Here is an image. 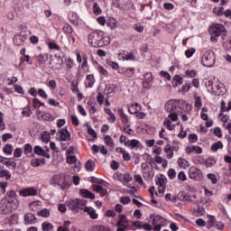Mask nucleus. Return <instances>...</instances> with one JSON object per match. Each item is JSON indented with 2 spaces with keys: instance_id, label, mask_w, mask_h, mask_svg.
I'll return each instance as SVG.
<instances>
[{
  "instance_id": "1",
  "label": "nucleus",
  "mask_w": 231,
  "mask_h": 231,
  "mask_svg": "<svg viewBox=\"0 0 231 231\" xmlns=\"http://www.w3.org/2000/svg\"><path fill=\"white\" fill-rule=\"evenodd\" d=\"M88 42L92 48H104V46H109L111 41L104 32L97 30L88 34Z\"/></svg>"
},
{
  "instance_id": "2",
  "label": "nucleus",
  "mask_w": 231,
  "mask_h": 231,
  "mask_svg": "<svg viewBox=\"0 0 231 231\" xmlns=\"http://www.w3.org/2000/svg\"><path fill=\"white\" fill-rule=\"evenodd\" d=\"M69 176L64 174H56L51 179V185H58L62 190H66L71 187Z\"/></svg>"
},
{
  "instance_id": "3",
  "label": "nucleus",
  "mask_w": 231,
  "mask_h": 231,
  "mask_svg": "<svg viewBox=\"0 0 231 231\" xmlns=\"http://www.w3.org/2000/svg\"><path fill=\"white\" fill-rule=\"evenodd\" d=\"M181 104H185L187 107H189V109H192V105L187 104L183 99L180 100H169L165 105H164V109L167 111V113H178L180 109V106Z\"/></svg>"
},
{
  "instance_id": "4",
  "label": "nucleus",
  "mask_w": 231,
  "mask_h": 231,
  "mask_svg": "<svg viewBox=\"0 0 231 231\" xmlns=\"http://www.w3.org/2000/svg\"><path fill=\"white\" fill-rule=\"evenodd\" d=\"M66 205L74 214H79V210H84V208H86L88 200L75 199H71L70 201H67Z\"/></svg>"
},
{
  "instance_id": "5",
  "label": "nucleus",
  "mask_w": 231,
  "mask_h": 231,
  "mask_svg": "<svg viewBox=\"0 0 231 231\" xmlns=\"http://www.w3.org/2000/svg\"><path fill=\"white\" fill-rule=\"evenodd\" d=\"M201 64L206 68H212L216 64V54L212 51H206L201 57Z\"/></svg>"
},
{
  "instance_id": "6",
  "label": "nucleus",
  "mask_w": 231,
  "mask_h": 231,
  "mask_svg": "<svg viewBox=\"0 0 231 231\" xmlns=\"http://www.w3.org/2000/svg\"><path fill=\"white\" fill-rule=\"evenodd\" d=\"M197 199H198V196H196L195 194H193L191 196L185 194L183 196V199L185 201H190V203H193L194 205L198 206L197 209H195V215L199 217L201 216H204L205 208L199 206V200H198Z\"/></svg>"
},
{
  "instance_id": "7",
  "label": "nucleus",
  "mask_w": 231,
  "mask_h": 231,
  "mask_svg": "<svg viewBox=\"0 0 231 231\" xmlns=\"http://www.w3.org/2000/svg\"><path fill=\"white\" fill-rule=\"evenodd\" d=\"M18 207L14 206L7 199H2L0 200V215L6 216L7 214H12L14 210H17Z\"/></svg>"
},
{
  "instance_id": "8",
  "label": "nucleus",
  "mask_w": 231,
  "mask_h": 231,
  "mask_svg": "<svg viewBox=\"0 0 231 231\" xmlns=\"http://www.w3.org/2000/svg\"><path fill=\"white\" fill-rule=\"evenodd\" d=\"M150 219H152L153 231H162V226L167 225V219L160 215H151Z\"/></svg>"
},
{
  "instance_id": "9",
  "label": "nucleus",
  "mask_w": 231,
  "mask_h": 231,
  "mask_svg": "<svg viewBox=\"0 0 231 231\" xmlns=\"http://www.w3.org/2000/svg\"><path fill=\"white\" fill-rule=\"evenodd\" d=\"M210 28H211L209 30L210 35H217L218 37H222V39L226 37V28L225 27V25L221 23H213L210 26Z\"/></svg>"
},
{
  "instance_id": "10",
  "label": "nucleus",
  "mask_w": 231,
  "mask_h": 231,
  "mask_svg": "<svg viewBox=\"0 0 231 231\" xmlns=\"http://www.w3.org/2000/svg\"><path fill=\"white\" fill-rule=\"evenodd\" d=\"M169 116L164 119V125L169 129V131H174L176 125H172V122L178 120V112H168ZM171 120L172 122H171Z\"/></svg>"
},
{
  "instance_id": "11",
  "label": "nucleus",
  "mask_w": 231,
  "mask_h": 231,
  "mask_svg": "<svg viewBox=\"0 0 231 231\" xmlns=\"http://www.w3.org/2000/svg\"><path fill=\"white\" fill-rule=\"evenodd\" d=\"M155 183L158 185L159 194H163L165 192V186L167 185V177L162 173L156 175Z\"/></svg>"
},
{
  "instance_id": "12",
  "label": "nucleus",
  "mask_w": 231,
  "mask_h": 231,
  "mask_svg": "<svg viewBox=\"0 0 231 231\" xmlns=\"http://www.w3.org/2000/svg\"><path fill=\"white\" fill-rule=\"evenodd\" d=\"M189 176L190 180H195V181H200L203 178V172H201V170L196 168V167H191L189 170Z\"/></svg>"
},
{
  "instance_id": "13",
  "label": "nucleus",
  "mask_w": 231,
  "mask_h": 231,
  "mask_svg": "<svg viewBox=\"0 0 231 231\" xmlns=\"http://www.w3.org/2000/svg\"><path fill=\"white\" fill-rule=\"evenodd\" d=\"M207 228H216L217 230H223V228H225V224H223V222H216V218L212 216H209Z\"/></svg>"
},
{
  "instance_id": "14",
  "label": "nucleus",
  "mask_w": 231,
  "mask_h": 231,
  "mask_svg": "<svg viewBox=\"0 0 231 231\" xmlns=\"http://www.w3.org/2000/svg\"><path fill=\"white\" fill-rule=\"evenodd\" d=\"M28 40V35L24 32H21L18 34H15L13 42L15 44V46H23L24 44V42Z\"/></svg>"
},
{
  "instance_id": "15",
  "label": "nucleus",
  "mask_w": 231,
  "mask_h": 231,
  "mask_svg": "<svg viewBox=\"0 0 231 231\" xmlns=\"http://www.w3.org/2000/svg\"><path fill=\"white\" fill-rule=\"evenodd\" d=\"M19 196L22 198H28L30 196H37V189L33 187H27L20 189Z\"/></svg>"
},
{
  "instance_id": "16",
  "label": "nucleus",
  "mask_w": 231,
  "mask_h": 231,
  "mask_svg": "<svg viewBox=\"0 0 231 231\" xmlns=\"http://www.w3.org/2000/svg\"><path fill=\"white\" fill-rule=\"evenodd\" d=\"M57 136L60 142H68L71 138V133L68 131V128H63L58 131Z\"/></svg>"
},
{
  "instance_id": "17",
  "label": "nucleus",
  "mask_w": 231,
  "mask_h": 231,
  "mask_svg": "<svg viewBox=\"0 0 231 231\" xmlns=\"http://www.w3.org/2000/svg\"><path fill=\"white\" fill-rule=\"evenodd\" d=\"M4 199L12 203L14 207H19V200H17V193H15V190L7 191V196L4 198Z\"/></svg>"
},
{
  "instance_id": "18",
  "label": "nucleus",
  "mask_w": 231,
  "mask_h": 231,
  "mask_svg": "<svg viewBox=\"0 0 231 231\" xmlns=\"http://www.w3.org/2000/svg\"><path fill=\"white\" fill-rule=\"evenodd\" d=\"M134 68L121 67L118 69V74L124 75V77H126V79H132L133 75H134Z\"/></svg>"
},
{
  "instance_id": "19",
  "label": "nucleus",
  "mask_w": 231,
  "mask_h": 231,
  "mask_svg": "<svg viewBox=\"0 0 231 231\" xmlns=\"http://www.w3.org/2000/svg\"><path fill=\"white\" fill-rule=\"evenodd\" d=\"M50 64H51L52 69H61L62 59H60V57H57V55H55L54 59H51L50 60Z\"/></svg>"
},
{
  "instance_id": "20",
  "label": "nucleus",
  "mask_w": 231,
  "mask_h": 231,
  "mask_svg": "<svg viewBox=\"0 0 231 231\" xmlns=\"http://www.w3.org/2000/svg\"><path fill=\"white\" fill-rule=\"evenodd\" d=\"M23 223L24 225H35L37 223V217L33 213H27L24 215Z\"/></svg>"
},
{
  "instance_id": "21",
  "label": "nucleus",
  "mask_w": 231,
  "mask_h": 231,
  "mask_svg": "<svg viewBox=\"0 0 231 231\" xmlns=\"http://www.w3.org/2000/svg\"><path fill=\"white\" fill-rule=\"evenodd\" d=\"M34 154H37V156H43V158H47V160H50L51 158V155L44 151L42 147L36 145L33 149Z\"/></svg>"
},
{
  "instance_id": "22",
  "label": "nucleus",
  "mask_w": 231,
  "mask_h": 231,
  "mask_svg": "<svg viewBox=\"0 0 231 231\" xmlns=\"http://www.w3.org/2000/svg\"><path fill=\"white\" fill-rule=\"evenodd\" d=\"M119 60H136V56L131 53H125V51L120 52L118 54Z\"/></svg>"
},
{
  "instance_id": "23",
  "label": "nucleus",
  "mask_w": 231,
  "mask_h": 231,
  "mask_svg": "<svg viewBox=\"0 0 231 231\" xmlns=\"http://www.w3.org/2000/svg\"><path fill=\"white\" fill-rule=\"evenodd\" d=\"M143 178L145 181H151L154 178V171L148 168L147 170H143Z\"/></svg>"
},
{
  "instance_id": "24",
  "label": "nucleus",
  "mask_w": 231,
  "mask_h": 231,
  "mask_svg": "<svg viewBox=\"0 0 231 231\" xmlns=\"http://www.w3.org/2000/svg\"><path fill=\"white\" fill-rule=\"evenodd\" d=\"M140 111H142V106L138 103H134L128 106V113L130 115H136Z\"/></svg>"
},
{
  "instance_id": "25",
  "label": "nucleus",
  "mask_w": 231,
  "mask_h": 231,
  "mask_svg": "<svg viewBox=\"0 0 231 231\" xmlns=\"http://www.w3.org/2000/svg\"><path fill=\"white\" fill-rule=\"evenodd\" d=\"M79 196H81V198H85L86 199H95V194L89 191V189H79Z\"/></svg>"
},
{
  "instance_id": "26",
  "label": "nucleus",
  "mask_w": 231,
  "mask_h": 231,
  "mask_svg": "<svg viewBox=\"0 0 231 231\" xmlns=\"http://www.w3.org/2000/svg\"><path fill=\"white\" fill-rule=\"evenodd\" d=\"M126 147L132 150L135 149L137 151V149H140V147H142V143L136 139L127 140Z\"/></svg>"
},
{
  "instance_id": "27",
  "label": "nucleus",
  "mask_w": 231,
  "mask_h": 231,
  "mask_svg": "<svg viewBox=\"0 0 231 231\" xmlns=\"http://www.w3.org/2000/svg\"><path fill=\"white\" fill-rule=\"evenodd\" d=\"M95 82H97V80L95 79V76L93 74H88L86 76V80H85L86 88H93V86H95Z\"/></svg>"
},
{
  "instance_id": "28",
  "label": "nucleus",
  "mask_w": 231,
  "mask_h": 231,
  "mask_svg": "<svg viewBox=\"0 0 231 231\" xmlns=\"http://www.w3.org/2000/svg\"><path fill=\"white\" fill-rule=\"evenodd\" d=\"M84 212L88 214L91 219H98V214H97V210H95V208L92 207H85Z\"/></svg>"
},
{
  "instance_id": "29",
  "label": "nucleus",
  "mask_w": 231,
  "mask_h": 231,
  "mask_svg": "<svg viewBox=\"0 0 231 231\" xmlns=\"http://www.w3.org/2000/svg\"><path fill=\"white\" fill-rule=\"evenodd\" d=\"M33 147L32 146V144L30 143H26L23 145V154H25V156L27 158H33Z\"/></svg>"
},
{
  "instance_id": "30",
  "label": "nucleus",
  "mask_w": 231,
  "mask_h": 231,
  "mask_svg": "<svg viewBox=\"0 0 231 231\" xmlns=\"http://www.w3.org/2000/svg\"><path fill=\"white\" fill-rule=\"evenodd\" d=\"M93 190L99 194V196H101L102 198L103 196H106V194H107V189L98 185H93Z\"/></svg>"
},
{
  "instance_id": "31",
  "label": "nucleus",
  "mask_w": 231,
  "mask_h": 231,
  "mask_svg": "<svg viewBox=\"0 0 231 231\" xmlns=\"http://www.w3.org/2000/svg\"><path fill=\"white\" fill-rule=\"evenodd\" d=\"M46 163V159L41 158V159H32L31 161L32 167H41V165H44Z\"/></svg>"
},
{
  "instance_id": "32",
  "label": "nucleus",
  "mask_w": 231,
  "mask_h": 231,
  "mask_svg": "<svg viewBox=\"0 0 231 231\" xmlns=\"http://www.w3.org/2000/svg\"><path fill=\"white\" fill-rule=\"evenodd\" d=\"M223 143L221 141H217L216 143H214L213 144H211V151L212 152H217L219 151V149H223Z\"/></svg>"
},
{
  "instance_id": "33",
  "label": "nucleus",
  "mask_w": 231,
  "mask_h": 231,
  "mask_svg": "<svg viewBox=\"0 0 231 231\" xmlns=\"http://www.w3.org/2000/svg\"><path fill=\"white\" fill-rule=\"evenodd\" d=\"M3 152L7 156H12V154L14 153V146L10 143L5 144L3 149Z\"/></svg>"
},
{
  "instance_id": "34",
  "label": "nucleus",
  "mask_w": 231,
  "mask_h": 231,
  "mask_svg": "<svg viewBox=\"0 0 231 231\" xmlns=\"http://www.w3.org/2000/svg\"><path fill=\"white\" fill-rule=\"evenodd\" d=\"M81 69H83L85 73H89V65H88V54L83 55V63L81 65Z\"/></svg>"
},
{
  "instance_id": "35",
  "label": "nucleus",
  "mask_w": 231,
  "mask_h": 231,
  "mask_svg": "<svg viewBox=\"0 0 231 231\" xmlns=\"http://www.w3.org/2000/svg\"><path fill=\"white\" fill-rule=\"evenodd\" d=\"M85 167L88 172H93V171H95V162L93 160H88L86 162Z\"/></svg>"
},
{
  "instance_id": "36",
  "label": "nucleus",
  "mask_w": 231,
  "mask_h": 231,
  "mask_svg": "<svg viewBox=\"0 0 231 231\" xmlns=\"http://www.w3.org/2000/svg\"><path fill=\"white\" fill-rule=\"evenodd\" d=\"M51 137L50 136V133L44 131L41 134V140L43 143H48Z\"/></svg>"
},
{
  "instance_id": "37",
  "label": "nucleus",
  "mask_w": 231,
  "mask_h": 231,
  "mask_svg": "<svg viewBox=\"0 0 231 231\" xmlns=\"http://www.w3.org/2000/svg\"><path fill=\"white\" fill-rule=\"evenodd\" d=\"M194 100H195V107L197 109H201V106H203V103L201 102V97H199L198 94L194 95Z\"/></svg>"
},
{
  "instance_id": "38",
  "label": "nucleus",
  "mask_w": 231,
  "mask_h": 231,
  "mask_svg": "<svg viewBox=\"0 0 231 231\" xmlns=\"http://www.w3.org/2000/svg\"><path fill=\"white\" fill-rule=\"evenodd\" d=\"M179 167H180V169H188L189 167V161L183 159V158H180L177 162Z\"/></svg>"
},
{
  "instance_id": "39",
  "label": "nucleus",
  "mask_w": 231,
  "mask_h": 231,
  "mask_svg": "<svg viewBox=\"0 0 231 231\" xmlns=\"http://www.w3.org/2000/svg\"><path fill=\"white\" fill-rule=\"evenodd\" d=\"M0 178H5L8 180L12 178V173L8 170H0Z\"/></svg>"
},
{
  "instance_id": "40",
  "label": "nucleus",
  "mask_w": 231,
  "mask_h": 231,
  "mask_svg": "<svg viewBox=\"0 0 231 231\" xmlns=\"http://www.w3.org/2000/svg\"><path fill=\"white\" fill-rule=\"evenodd\" d=\"M173 80L176 82L175 84L173 83V88H178V86L183 84V78L180 75H175Z\"/></svg>"
},
{
  "instance_id": "41",
  "label": "nucleus",
  "mask_w": 231,
  "mask_h": 231,
  "mask_svg": "<svg viewBox=\"0 0 231 231\" xmlns=\"http://www.w3.org/2000/svg\"><path fill=\"white\" fill-rule=\"evenodd\" d=\"M42 231H51L53 230V224L50 222H43L42 224Z\"/></svg>"
},
{
  "instance_id": "42",
  "label": "nucleus",
  "mask_w": 231,
  "mask_h": 231,
  "mask_svg": "<svg viewBox=\"0 0 231 231\" xmlns=\"http://www.w3.org/2000/svg\"><path fill=\"white\" fill-rule=\"evenodd\" d=\"M92 10L95 15H100V14H102V9H100V5H98V3L97 2L93 4Z\"/></svg>"
},
{
  "instance_id": "43",
  "label": "nucleus",
  "mask_w": 231,
  "mask_h": 231,
  "mask_svg": "<svg viewBox=\"0 0 231 231\" xmlns=\"http://www.w3.org/2000/svg\"><path fill=\"white\" fill-rule=\"evenodd\" d=\"M205 86L208 91H212L213 93H216V88L214 87V81L212 80H207L205 82Z\"/></svg>"
},
{
  "instance_id": "44",
  "label": "nucleus",
  "mask_w": 231,
  "mask_h": 231,
  "mask_svg": "<svg viewBox=\"0 0 231 231\" xmlns=\"http://www.w3.org/2000/svg\"><path fill=\"white\" fill-rule=\"evenodd\" d=\"M184 77L186 79H194V77H196V70L195 69H187L185 71Z\"/></svg>"
},
{
  "instance_id": "45",
  "label": "nucleus",
  "mask_w": 231,
  "mask_h": 231,
  "mask_svg": "<svg viewBox=\"0 0 231 231\" xmlns=\"http://www.w3.org/2000/svg\"><path fill=\"white\" fill-rule=\"evenodd\" d=\"M97 69L99 75H103V77H107L109 75L107 69H104V67H102L101 65H97Z\"/></svg>"
},
{
  "instance_id": "46",
  "label": "nucleus",
  "mask_w": 231,
  "mask_h": 231,
  "mask_svg": "<svg viewBox=\"0 0 231 231\" xmlns=\"http://www.w3.org/2000/svg\"><path fill=\"white\" fill-rule=\"evenodd\" d=\"M37 215L40 217H50V210L46 209V208H43L40 211L37 212Z\"/></svg>"
},
{
  "instance_id": "47",
  "label": "nucleus",
  "mask_w": 231,
  "mask_h": 231,
  "mask_svg": "<svg viewBox=\"0 0 231 231\" xmlns=\"http://www.w3.org/2000/svg\"><path fill=\"white\" fill-rule=\"evenodd\" d=\"M216 163H217V161H216V159H214V158H208V159H207V160L205 161V165H206V167H208V168L214 167V165H216Z\"/></svg>"
},
{
  "instance_id": "48",
  "label": "nucleus",
  "mask_w": 231,
  "mask_h": 231,
  "mask_svg": "<svg viewBox=\"0 0 231 231\" xmlns=\"http://www.w3.org/2000/svg\"><path fill=\"white\" fill-rule=\"evenodd\" d=\"M63 32L67 35H71V33H73V27H71V25H69L68 23H65L63 26Z\"/></svg>"
},
{
  "instance_id": "49",
  "label": "nucleus",
  "mask_w": 231,
  "mask_h": 231,
  "mask_svg": "<svg viewBox=\"0 0 231 231\" xmlns=\"http://www.w3.org/2000/svg\"><path fill=\"white\" fill-rule=\"evenodd\" d=\"M118 115H119V116H121L123 122H126V124H127V122H129V117H127V115H125V113L124 112V109L119 108Z\"/></svg>"
},
{
  "instance_id": "50",
  "label": "nucleus",
  "mask_w": 231,
  "mask_h": 231,
  "mask_svg": "<svg viewBox=\"0 0 231 231\" xmlns=\"http://www.w3.org/2000/svg\"><path fill=\"white\" fill-rule=\"evenodd\" d=\"M223 46H224L225 50H226L227 51H230V50H231V36L227 37L226 41H225L223 42Z\"/></svg>"
},
{
  "instance_id": "51",
  "label": "nucleus",
  "mask_w": 231,
  "mask_h": 231,
  "mask_svg": "<svg viewBox=\"0 0 231 231\" xmlns=\"http://www.w3.org/2000/svg\"><path fill=\"white\" fill-rule=\"evenodd\" d=\"M69 19L70 23H75V22L79 21V15L75 12H70L69 14Z\"/></svg>"
},
{
  "instance_id": "52",
  "label": "nucleus",
  "mask_w": 231,
  "mask_h": 231,
  "mask_svg": "<svg viewBox=\"0 0 231 231\" xmlns=\"http://www.w3.org/2000/svg\"><path fill=\"white\" fill-rule=\"evenodd\" d=\"M134 181H136V183H139V185L145 187V183L143 182V179L142 178V175L140 174L134 175Z\"/></svg>"
},
{
  "instance_id": "53",
  "label": "nucleus",
  "mask_w": 231,
  "mask_h": 231,
  "mask_svg": "<svg viewBox=\"0 0 231 231\" xmlns=\"http://www.w3.org/2000/svg\"><path fill=\"white\" fill-rule=\"evenodd\" d=\"M105 143L108 147H113V145H115V142H113V138H111V136L109 135L105 136Z\"/></svg>"
},
{
  "instance_id": "54",
  "label": "nucleus",
  "mask_w": 231,
  "mask_h": 231,
  "mask_svg": "<svg viewBox=\"0 0 231 231\" xmlns=\"http://www.w3.org/2000/svg\"><path fill=\"white\" fill-rule=\"evenodd\" d=\"M188 140H189V143H196V142H198V134H189L188 135Z\"/></svg>"
},
{
  "instance_id": "55",
  "label": "nucleus",
  "mask_w": 231,
  "mask_h": 231,
  "mask_svg": "<svg viewBox=\"0 0 231 231\" xmlns=\"http://www.w3.org/2000/svg\"><path fill=\"white\" fill-rule=\"evenodd\" d=\"M208 180H209V181H211V183H213V185H216V183H217V178L216 177V174L214 173H208L207 175Z\"/></svg>"
},
{
  "instance_id": "56",
  "label": "nucleus",
  "mask_w": 231,
  "mask_h": 231,
  "mask_svg": "<svg viewBox=\"0 0 231 231\" xmlns=\"http://www.w3.org/2000/svg\"><path fill=\"white\" fill-rule=\"evenodd\" d=\"M92 231H111V229L105 226H96L93 227Z\"/></svg>"
},
{
  "instance_id": "57",
  "label": "nucleus",
  "mask_w": 231,
  "mask_h": 231,
  "mask_svg": "<svg viewBox=\"0 0 231 231\" xmlns=\"http://www.w3.org/2000/svg\"><path fill=\"white\" fill-rule=\"evenodd\" d=\"M194 53H196V49L190 48L185 51V56L187 57V59H190L194 55Z\"/></svg>"
},
{
  "instance_id": "58",
  "label": "nucleus",
  "mask_w": 231,
  "mask_h": 231,
  "mask_svg": "<svg viewBox=\"0 0 231 231\" xmlns=\"http://www.w3.org/2000/svg\"><path fill=\"white\" fill-rule=\"evenodd\" d=\"M23 156V148H15L14 152V158H21Z\"/></svg>"
},
{
  "instance_id": "59",
  "label": "nucleus",
  "mask_w": 231,
  "mask_h": 231,
  "mask_svg": "<svg viewBox=\"0 0 231 231\" xmlns=\"http://www.w3.org/2000/svg\"><path fill=\"white\" fill-rule=\"evenodd\" d=\"M38 96L41 97V98H43V100L48 99V94H46V91L42 88L38 89Z\"/></svg>"
},
{
  "instance_id": "60",
  "label": "nucleus",
  "mask_w": 231,
  "mask_h": 231,
  "mask_svg": "<svg viewBox=\"0 0 231 231\" xmlns=\"http://www.w3.org/2000/svg\"><path fill=\"white\" fill-rule=\"evenodd\" d=\"M108 66H110V68H112V69H115L118 73V69H120V66L118 65V63L116 61H109Z\"/></svg>"
},
{
  "instance_id": "61",
  "label": "nucleus",
  "mask_w": 231,
  "mask_h": 231,
  "mask_svg": "<svg viewBox=\"0 0 231 231\" xmlns=\"http://www.w3.org/2000/svg\"><path fill=\"white\" fill-rule=\"evenodd\" d=\"M67 163H69V165H73V163H77V157H75V155L68 156Z\"/></svg>"
},
{
  "instance_id": "62",
  "label": "nucleus",
  "mask_w": 231,
  "mask_h": 231,
  "mask_svg": "<svg viewBox=\"0 0 231 231\" xmlns=\"http://www.w3.org/2000/svg\"><path fill=\"white\" fill-rule=\"evenodd\" d=\"M14 138V134H4L2 135V142L6 143L8 140H12Z\"/></svg>"
},
{
  "instance_id": "63",
  "label": "nucleus",
  "mask_w": 231,
  "mask_h": 231,
  "mask_svg": "<svg viewBox=\"0 0 231 231\" xmlns=\"http://www.w3.org/2000/svg\"><path fill=\"white\" fill-rule=\"evenodd\" d=\"M74 61L71 58H68L66 60V68L67 69H71L73 68Z\"/></svg>"
},
{
  "instance_id": "64",
  "label": "nucleus",
  "mask_w": 231,
  "mask_h": 231,
  "mask_svg": "<svg viewBox=\"0 0 231 231\" xmlns=\"http://www.w3.org/2000/svg\"><path fill=\"white\" fill-rule=\"evenodd\" d=\"M168 177L171 179V180H174V178H176V170L174 169H170L168 171Z\"/></svg>"
}]
</instances>
